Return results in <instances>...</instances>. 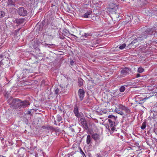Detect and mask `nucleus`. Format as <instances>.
Masks as SVG:
<instances>
[{
	"label": "nucleus",
	"mask_w": 157,
	"mask_h": 157,
	"mask_svg": "<svg viewBox=\"0 0 157 157\" xmlns=\"http://www.w3.org/2000/svg\"><path fill=\"white\" fill-rule=\"evenodd\" d=\"M154 28L147 29L145 31V32L142 34V37H137V38L134 39L130 44H129V45L132 44H133L137 42L138 41H141L144 38H146L147 36L149 35H152L153 32Z\"/></svg>",
	"instance_id": "nucleus-1"
},
{
	"label": "nucleus",
	"mask_w": 157,
	"mask_h": 157,
	"mask_svg": "<svg viewBox=\"0 0 157 157\" xmlns=\"http://www.w3.org/2000/svg\"><path fill=\"white\" fill-rule=\"evenodd\" d=\"M19 100L18 98H10L8 100V102L9 105L11 106H12L13 109H18L19 108Z\"/></svg>",
	"instance_id": "nucleus-2"
},
{
	"label": "nucleus",
	"mask_w": 157,
	"mask_h": 157,
	"mask_svg": "<svg viewBox=\"0 0 157 157\" xmlns=\"http://www.w3.org/2000/svg\"><path fill=\"white\" fill-rule=\"evenodd\" d=\"M92 138L95 141V146H98L103 140V137L100 135L96 133H94L92 135Z\"/></svg>",
	"instance_id": "nucleus-3"
},
{
	"label": "nucleus",
	"mask_w": 157,
	"mask_h": 157,
	"mask_svg": "<svg viewBox=\"0 0 157 157\" xmlns=\"http://www.w3.org/2000/svg\"><path fill=\"white\" fill-rule=\"evenodd\" d=\"M17 13L21 16H25L27 15V11L23 7H19L18 9Z\"/></svg>",
	"instance_id": "nucleus-4"
},
{
	"label": "nucleus",
	"mask_w": 157,
	"mask_h": 157,
	"mask_svg": "<svg viewBox=\"0 0 157 157\" xmlns=\"http://www.w3.org/2000/svg\"><path fill=\"white\" fill-rule=\"evenodd\" d=\"M131 73V70L127 67L124 68L121 71V73L123 77L130 74Z\"/></svg>",
	"instance_id": "nucleus-5"
},
{
	"label": "nucleus",
	"mask_w": 157,
	"mask_h": 157,
	"mask_svg": "<svg viewBox=\"0 0 157 157\" xmlns=\"http://www.w3.org/2000/svg\"><path fill=\"white\" fill-rule=\"evenodd\" d=\"M117 107L119 109H121L125 111L127 114H129L131 113L130 110L128 107H127L121 104H120L118 105Z\"/></svg>",
	"instance_id": "nucleus-6"
},
{
	"label": "nucleus",
	"mask_w": 157,
	"mask_h": 157,
	"mask_svg": "<svg viewBox=\"0 0 157 157\" xmlns=\"http://www.w3.org/2000/svg\"><path fill=\"white\" fill-rule=\"evenodd\" d=\"M30 105L29 102L26 101H21L19 100V107L25 108Z\"/></svg>",
	"instance_id": "nucleus-7"
},
{
	"label": "nucleus",
	"mask_w": 157,
	"mask_h": 157,
	"mask_svg": "<svg viewBox=\"0 0 157 157\" xmlns=\"http://www.w3.org/2000/svg\"><path fill=\"white\" fill-rule=\"evenodd\" d=\"M115 121L112 120L111 119H108L109 124L110 125L109 127V129H111L113 131L115 130L114 126L115 125Z\"/></svg>",
	"instance_id": "nucleus-8"
},
{
	"label": "nucleus",
	"mask_w": 157,
	"mask_h": 157,
	"mask_svg": "<svg viewBox=\"0 0 157 157\" xmlns=\"http://www.w3.org/2000/svg\"><path fill=\"white\" fill-rule=\"evenodd\" d=\"M78 94L79 98L81 101L83 100L85 92L84 90L82 89L79 90L78 91Z\"/></svg>",
	"instance_id": "nucleus-9"
},
{
	"label": "nucleus",
	"mask_w": 157,
	"mask_h": 157,
	"mask_svg": "<svg viewBox=\"0 0 157 157\" xmlns=\"http://www.w3.org/2000/svg\"><path fill=\"white\" fill-rule=\"evenodd\" d=\"M16 2V1H14V0H8L7 2V5L10 7H13L15 6V2Z\"/></svg>",
	"instance_id": "nucleus-10"
},
{
	"label": "nucleus",
	"mask_w": 157,
	"mask_h": 157,
	"mask_svg": "<svg viewBox=\"0 0 157 157\" xmlns=\"http://www.w3.org/2000/svg\"><path fill=\"white\" fill-rule=\"evenodd\" d=\"M92 137L90 135H87L86 139V143L87 145H90L92 144Z\"/></svg>",
	"instance_id": "nucleus-11"
},
{
	"label": "nucleus",
	"mask_w": 157,
	"mask_h": 157,
	"mask_svg": "<svg viewBox=\"0 0 157 157\" xmlns=\"http://www.w3.org/2000/svg\"><path fill=\"white\" fill-rule=\"evenodd\" d=\"M107 8H111L113 9V10H117L118 9V7L117 5L115 4L114 3L110 2L109 4V7Z\"/></svg>",
	"instance_id": "nucleus-12"
},
{
	"label": "nucleus",
	"mask_w": 157,
	"mask_h": 157,
	"mask_svg": "<svg viewBox=\"0 0 157 157\" xmlns=\"http://www.w3.org/2000/svg\"><path fill=\"white\" fill-rule=\"evenodd\" d=\"M146 99H147V98H144L143 99L140 98L139 97H136V101L139 102V104H142L145 101Z\"/></svg>",
	"instance_id": "nucleus-13"
},
{
	"label": "nucleus",
	"mask_w": 157,
	"mask_h": 157,
	"mask_svg": "<svg viewBox=\"0 0 157 157\" xmlns=\"http://www.w3.org/2000/svg\"><path fill=\"white\" fill-rule=\"evenodd\" d=\"M78 110V107L77 106H75L74 109V112L75 116L77 117H79V114Z\"/></svg>",
	"instance_id": "nucleus-14"
},
{
	"label": "nucleus",
	"mask_w": 157,
	"mask_h": 157,
	"mask_svg": "<svg viewBox=\"0 0 157 157\" xmlns=\"http://www.w3.org/2000/svg\"><path fill=\"white\" fill-rule=\"evenodd\" d=\"M81 124L82 126L83 127L86 129H88V125L86 120H83V121H81Z\"/></svg>",
	"instance_id": "nucleus-15"
},
{
	"label": "nucleus",
	"mask_w": 157,
	"mask_h": 157,
	"mask_svg": "<svg viewBox=\"0 0 157 157\" xmlns=\"http://www.w3.org/2000/svg\"><path fill=\"white\" fill-rule=\"evenodd\" d=\"M92 13V11L91 10L87 11L86 13H85L82 17L88 18L89 17V15H91Z\"/></svg>",
	"instance_id": "nucleus-16"
},
{
	"label": "nucleus",
	"mask_w": 157,
	"mask_h": 157,
	"mask_svg": "<svg viewBox=\"0 0 157 157\" xmlns=\"http://www.w3.org/2000/svg\"><path fill=\"white\" fill-rule=\"evenodd\" d=\"M117 10H115L113 9L107 8V12L113 14L114 15H116V12Z\"/></svg>",
	"instance_id": "nucleus-17"
},
{
	"label": "nucleus",
	"mask_w": 157,
	"mask_h": 157,
	"mask_svg": "<svg viewBox=\"0 0 157 157\" xmlns=\"http://www.w3.org/2000/svg\"><path fill=\"white\" fill-rule=\"evenodd\" d=\"M119 109L118 108V109L116 108V109H115V112L116 113H117L118 114H119L121 115H124V113H123V112L119 110Z\"/></svg>",
	"instance_id": "nucleus-18"
},
{
	"label": "nucleus",
	"mask_w": 157,
	"mask_h": 157,
	"mask_svg": "<svg viewBox=\"0 0 157 157\" xmlns=\"http://www.w3.org/2000/svg\"><path fill=\"white\" fill-rule=\"evenodd\" d=\"M83 82L84 80L82 79L81 78L79 79L78 81V85L79 86H82L83 85Z\"/></svg>",
	"instance_id": "nucleus-19"
},
{
	"label": "nucleus",
	"mask_w": 157,
	"mask_h": 157,
	"mask_svg": "<svg viewBox=\"0 0 157 157\" xmlns=\"http://www.w3.org/2000/svg\"><path fill=\"white\" fill-rule=\"evenodd\" d=\"M16 21L17 24H21L24 22V21L23 19H16Z\"/></svg>",
	"instance_id": "nucleus-20"
},
{
	"label": "nucleus",
	"mask_w": 157,
	"mask_h": 157,
	"mask_svg": "<svg viewBox=\"0 0 157 157\" xmlns=\"http://www.w3.org/2000/svg\"><path fill=\"white\" fill-rule=\"evenodd\" d=\"M43 129H46L48 130H52L53 129V127L49 125L43 127Z\"/></svg>",
	"instance_id": "nucleus-21"
},
{
	"label": "nucleus",
	"mask_w": 157,
	"mask_h": 157,
	"mask_svg": "<svg viewBox=\"0 0 157 157\" xmlns=\"http://www.w3.org/2000/svg\"><path fill=\"white\" fill-rule=\"evenodd\" d=\"M76 151H72L68 154L67 155L68 157H74V155L76 154Z\"/></svg>",
	"instance_id": "nucleus-22"
},
{
	"label": "nucleus",
	"mask_w": 157,
	"mask_h": 157,
	"mask_svg": "<svg viewBox=\"0 0 157 157\" xmlns=\"http://www.w3.org/2000/svg\"><path fill=\"white\" fill-rule=\"evenodd\" d=\"M59 90L57 87H55L54 90V92L57 95H58L59 93Z\"/></svg>",
	"instance_id": "nucleus-23"
},
{
	"label": "nucleus",
	"mask_w": 157,
	"mask_h": 157,
	"mask_svg": "<svg viewBox=\"0 0 157 157\" xmlns=\"http://www.w3.org/2000/svg\"><path fill=\"white\" fill-rule=\"evenodd\" d=\"M91 36V35L89 33H84L82 35L81 37L87 38L89 36Z\"/></svg>",
	"instance_id": "nucleus-24"
},
{
	"label": "nucleus",
	"mask_w": 157,
	"mask_h": 157,
	"mask_svg": "<svg viewBox=\"0 0 157 157\" xmlns=\"http://www.w3.org/2000/svg\"><path fill=\"white\" fill-rule=\"evenodd\" d=\"M144 71V69L141 67L138 68L137 71L140 73H141Z\"/></svg>",
	"instance_id": "nucleus-25"
},
{
	"label": "nucleus",
	"mask_w": 157,
	"mask_h": 157,
	"mask_svg": "<svg viewBox=\"0 0 157 157\" xmlns=\"http://www.w3.org/2000/svg\"><path fill=\"white\" fill-rule=\"evenodd\" d=\"M80 152L82 155L81 157H86L84 153L80 147Z\"/></svg>",
	"instance_id": "nucleus-26"
},
{
	"label": "nucleus",
	"mask_w": 157,
	"mask_h": 157,
	"mask_svg": "<svg viewBox=\"0 0 157 157\" xmlns=\"http://www.w3.org/2000/svg\"><path fill=\"white\" fill-rule=\"evenodd\" d=\"M126 45L125 43L119 46V48L121 50H122L126 47Z\"/></svg>",
	"instance_id": "nucleus-27"
},
{
	"label": "nucleus",
	"mask_w": 157,
	"mask_h": 157,
	"mask_svg": "<svg viewBox=\"0 0 157 157\" xmlns=\"http://www.w3.org/2000/svg\"><path fill=\"white\" fill-rule=\"evenodd\" d=\"M56 118V120L57 121L59 122L60 121H61L62 119V117L60 115H58L57 116Z\"/></svg>",
	"instance_id": "nucleus-28"
},
{
	"label": "nucleus",
	"mask_w": 157,
	"mask_h": 157,
	"mask_svg": "<svg viewBox=\"0 0 157 157\" xmlns=\"http://www.w3.org/2000/svg\"><path fill=\"white\" fill-rule=\"evenodd\" d=\"M146 127V123L145 122H144L143 123L142 126L141 127V128L142 129L144 130L145 128Z\"/></svg>",
	"instance_id": "nucleus-29"
},
{
	"label": "nucleus",
	"mask_w": 157,
	"mask_h": 157,
	"mask_svg": "<svg viewBox=\"0 0 157 157\" xmlns=\"http://www.w3.org/2000/svg\"><path fill=\"white\" fill-rule=\"evenodd\" d=\"M125 90V87L124 86H122L120 88V91L121 92H123Z\"/></svg>",
	"instance_id": "nucleus-30"
},
{
	"label": "nucleus",
	"mask_w": 157,
	"mask_h": 157,
	"mask_svg": "<svg viewBox=\"0 0 157 157\" xmlns=\"http://www.w3.org/2000/svg\"><path fill=\"white\" fill-rule=\"evenodd\" d=\"M5 14V13L3 11H0V18L3 17Z\"/></svg>",
	"instance_id": "nucleus-31"
},
{
	"label": "nucleus",
	"mask_w": 157,
	"mask_h": 157,
	"mask_svg": "<svg viewBox=\"0 0 157 157\" xmlns=\"http://www.w3.org/2000/svg\"><path fill=\"white\" fill-rule=\"evenodd\" d=\"M108 118H111V119L112 120H115V117L112 115H109L108 116Z\"/></svg>",
	"instance_id": "nucleus-32"
},
{
	"label": "nucleus",
	"mask_w": 157,
	"mask_h": 157,
	"mask_svg": "<svg viewBox=\"0 0 157 157\" xmlns=\"http://www.w3.org/2000/svg\"><path fill=\"white\" fill-rule=\"evenodd\" d=\"M53 45H54V44H44V46L46 47H50V46H48V45H49V46H52Z\"/></svg>",
	"instance_id": "nucleus-33"
},
{
	"label": "nucleus",
	"mask_w": 157,
	"mask_h": 157,
	"mask_svg": "<svg viewBox=\"0 0 157 157\" xmlns=\"http://www.w3.org/2000/svg\"><path fill=\"white\" fill-rule=\"evenodd\" d=\"M69 128L70 130L71 131V132H75L74 129L72 128L71 127H69Z\"/></svg>",
	"instance_id": "nucleus-34"
},
{
	"label": "nucleus",
	"mask_w": 157,
	"mask_h": 157,
	"mask_svg": "<svg viewBox=\"0 0 157 157\" xmlns=\"http://www.w3.org/2000/svg\"><path fill=\"white\" fill-rule=\"evenodd\" d=\"M80 120L81 121H83V120H86L84 118V117L83 116H81L80 117Z\"/></svg>",
	"instance_id": "nucleus-35"
},
{
	"label": "nucleus",
	"mask_w": 157,
	"mask_h": 157,
	"mask_svg": "<svg viewBox=\"0 0 157 157\" xmlns=\"http://www.w3.org/2000/svg\"><path fill=\"white\" fill-rule=\"evenodd\" d=\"M21 151H23L24 152L25 151V150L24 148H20L19 150L18 151V152H20Z\"/></svg>",
	"instance_id": "nucleus-36"
},
{
	"label": "nucleus",
	"mask_w": 157,
	"mask_h": 157,
	"mask_svg": "<svg viewBox=\"0 0 157 157\" xmlns=\"http://www.w3.org/2000/svg\"><path fill=\"white\" fill-rule=\"evenodd\" d=\"M48 35L50 36V38H52V39L54 37V36H55L54 35H49V34H48Z\"/></svg>",
	"instance_id": "nucleus-37"
},
{
	"label": "nucleus",
	"mask_w": 157,
	"mask_h": 157,
	"mask_svg": "<svg viewBox=\"0 0 157 157\" xmlns=\"http://www.w3.org/2000/svg\"><path fill=\"white\" fill-rule=\"evenodd\" d=\"M119 15H120V14L118 13H116V15H114L116 17H117L118 18L119 17Z\"/></svg>",
	"instance_id": "nucleus-38"
},
{
	"label": "nucleus",
	"mask_w": 157,
	"mask_h": 157,
	"mask_svg": "<svg viewBox=\"0 0 157 157\" xmlns=\"http://www.w3.org/2000/svg\"><path fill=\"white\" fill-rule=\"evenodd\" d=\"M86 40V39H82L81 40V42H83L84 41H85V40Z\"/></svg>",
	"instance_id": "nucleus-39"
},
{
	"label": "nucleus",
	"mask_w": 157,
	"mask_h": 157,
	"mask_svg": "<svg viewBox=\"0 0 157 157\" xmlns=\"http://www.w3.org/2000/svg\"><path fill=\"white\" fill-rule=\"evenodd\" d=\"M74 62L72 60L70 62V64L71 65H74Z\"/></svg>",
	"instance_id": "nucleus-40"
},
{
	"label": "nucleus",
	"mask_w": 157,
	"mask_h": 157,
	"mask_svg": "<svg viewBox=\"0 0 157 157\" xmlns=\"http://www.w3.org/2000/svg\"><path fill=\"white\" fill-rule=\"evenodd\" d=\"M96 156L97 157H101V156L100 155V154H97L96 155Z\"/></svg>",
	"instance_id": "nucleus-41"
},
{
	"label": "nucleus",
	"mask_w": 157,
	"mask_h": 157,
	"mask_svg": "<svg viewBox=\"0 0 157 157\" xmlns=\"http://www.w3.org/2000/svg\"><path fill=\"white\" fill-rule=\"evenodd\" d=\"M140 76V75L139 74H137L136 75V78H138V77H139Z\"/></svg>",
	"instance_id": "nucleus-42"
},
{
	"label": "nucleus",
	"mask_w": 157,
	"mask_h": 157,
	"mask_svg": "<svg viewBox=\"0 0 157 157\" xmlns=\"http://www.w3.org/2000/svg\"><path fill=\"white\" fill-rule=\"evenodd\" d=\"M3 64V62H2V61H0V66L2 65Z\"/></svg>",
	"instance_id": "nucleus-43"
},
{
	"label": "nucleus",
	"mask_w": 157,
	"mask_h": 157,
	"mask_svg": "<svg viewBox=\"0 0 157 157\" xmlns=\"http://www.w3.org/2000/svg\"><path fill=\"white\" fill-rule=\"evenodd\" d=\"M70 34V35H71L72 36H75V37L77 38V37L76 36H75V35H74V34Z\"/></svg>",
	"instance_id": "nucleus-44"
},
{
	"label": "nucleus",
	"mask_w": 157,
	"mask_h": 157,
	"mask_svg": "<svg viewBox=\"0 0 157 157\" xmlns=\"http://www.w3.org/2000/svg\"><path fill=\"white\" fill-rule=\"evenodd\" d=\"M50 25H51L52 26H53V25H54V23H53L52 22L51 23Z\"/></svg>",
	"instance_id": "nucleus-45"
},
{
	"label": "nucleus",
	"mask_w": 157,
	"mask_h": 157,
	"mask_svg": "<svg viewBox=\"0 0 157 157\" xmlns=\"http://www.w3.org/2000/svg\"><path fill=\"white\" fill-rule=\"evenodd\" d=\"M54 124H55L57 125L56 122V121L55 120L54 121Z\"/></svg>",
	"instance_id": "nucleus-46"
},
{
	"label": "nucleus",
	"mask_w": 157,
	"mask_h": 157,
	"mask_svg": "<svg viewBox=\"0 0 157 157\" xmlns=\"http://www.w3.org/2000/svg\"><path fill=\"white\" fill-rule=\"evenodd\" d=\"M31 113V112L30 111H29L28 113V114H30Z\"/></svg>",
	"instance_id": "nucleus-47"
},
{
	"label": "nucleus",
	"mask_w": 157,
	"mask_h": 157,
	"mask_svg": "<svg viewBox=\"0 0 157 157\" xmlns=\"http://www.w3.org/2000/svg\"><path fill=\"white\" fill-rule=\"evenodd\" d=\"M3 57V56L2 55H0V57L1 58H2Z\"/></svg>",
	"instance_id": "nucleus-48"
},
{
	"label": "nucleus",
	"mask_w": 157,
	"mask_h": 157,
	"mask_svg": "<svg viewBox=\"0 0 157 157\" xmlns=\"http://www.w3.org/2000/svg\"><path fill=\"white\" fill-rule=\"evenodd\" d=\"M2 43L0 44V47L2 45Z\"/></svg>",
	"instance_id": "nucleus-49"
},
{
	"label": "nucleus",
	"mask_w": 157,
	"mask_h": 157,
	"mask_svg": "<svg viewBox=\"0 0 157 157\" xmlns=\"http://www.w3.org/2000/svg\"><path fill=\"white\" fill-rule=\"evenodd\" d=\"M38 26H39V25H37L36 26V27H38Z\"/></svg>",
	"instance_id": "nucleus-50"
}]
</instances>
